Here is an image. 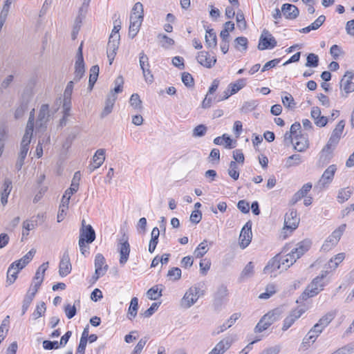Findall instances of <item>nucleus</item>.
Here are the masks:
<instances>
[{"label": "nucleus", "instance_id": "47", "mask_svg": "<svg viewBox=\"0 0 354 354\" xmlns=\"http://www.w3.org/2000/svg\"><path fill=\"white\" fill-rule=\"evenodd\" d=\"M229 176L234 180H238L239 177V171H238V165L235 161H231L228 169Z\"/></svg>", "mask_w": 354, "mask_h": 354}, {"label": "nucleus", "instance_id": "24", "mask_svg": "<svg viewBox=\"0 0 354 354\" xmlns=\"http://www.w3.org/2000/svg\"><path fill=\"white\" fill-rule=\"evenodd\" d=\"M104 160L105 150L104 149H97L93 157V162L94 165L92 166L90 165L89 166L91 171H93L95 169L100 167L103 164Z\"/></svg>", "mask_w": 354, "mask_h": 354}, {"label": "nucleus", "instance_id": "37", "mask_svg": "<svg viewBox=\"0 0 354 354\" xmlns=\"http://www.w3.org/2000/svg\"><path fill=\"white\" fill-rule=\"evenodd\" d=\"M283 106L290 109L294 110L295 109L296 103L291 94L286 92V95L281 97Z\"/></svg>", "mask_w": 354, "mask_h": 354}, {"label": "nucleus", "instance_id": "58", "mask_svg": "<svg viewBox=\"0 0 354 354\" xmlns=\"http://www.w3.org/2000/svg\"><path fill=\"white\" fill-rule=\"evenodd\" d=\"M257 106V101L250 100L248 102H245L241 108V111L242 113H248L253 111Z\"/></svg>", "mask_w": 354, "mask_h": 354}, {"label": "nucleus", "instance_id": "35", "mask_svg": "<svg viewBox=\"0 0 354 354\" xmlns=\"http://www.w3.org/2000/svg\"><path fill=\"white\" fill-rule=\"evenodd\" d=\"M48 268V262L43 263L37 270L33 281L43 282L45 272Z\"/></svg>", "mask_w": 354, "mask_h": 354}, {"label": "nucleus", "instance_id": "18", "mask_svg": "<svg viewBox=\"0 0 354 354\" xmlns=\"http://www.w3.org/2000/svg\"><path fill=\"white\" fill-rule=\"evenodd\" d=\"M198 62L207 68H211L216 62L215 57H210L208 52L201 51L196 57Z\"/></svg>", "mask_w": 354, "mask_h": 354}, {"label": "nucleus", "instance_id": "51", "mask_svg": "<svg viewBox=\"0 0 354 354\" xmlns=\"http://www.w3.org/2000/svg\"><path fill=\"white\" fill-rule=\"evenodd\" d=\"M147 296L149 299L156 300L162 296V290L158 291V286H154L148 290Z\"/></svg>", "mask_w": 354, "mask_h": 354}, {"label": "nucleus", "instance_id": "22", "mask_svg": "<svg viewBox=\"0 0 354 354\" xmlns=\"http://www.w3.org/2000/svg\"><path fill=\"white\" fill-rule=\"evenodd\" d=\"M140 66L142 71V73L144 75V77L145 79V81L149 83H151L153 81V76L152 74H150V77H148L146 75V69L149 68V58L144 53V52H141L140 53Z\"/></svg>", "mask_w": 354, "mask_h": 354}, {"label": "nucleus", "instance_id": "17", "mask_svg": "<svg viewBox=\"0 0 354 354\" xmlns=\"http://www.w3.org/2000/svg\"><path fill=\"white\" fill-rule=\"evenodd\" d=\"M353 77L354 73L352 71H348L341 80L340 86L347 94L354 91V83L352 82Z\"/></svg>", "mask_w": 354, "mask_h": 354}, {"label": "nucleus", "instance_id": "9", "mask_svg": "<svg viewBox=\"0 0 354 354\" xmlns=\"http://www.w3.org/2000/svg\"><path fill=\"white\" fill-rule=\"evenodd\" d=\"M82 239L87 244L93 243L95 239V232L91 225H85V221L82 222V227L80 229V239Z\"/></svg>", "mask_w": 354, "mask_h": 354}, {"label": "nucleus", "instance_id": "43", "mask_svg": "<svg viewBox=\"0 0 354 354\" xmlns=\"http://www.w3.org/2000/svg\"><path fill=\"white\" fill-rule=\"evenodd\" d=\"M339 140L333 136H330L327 144L325 145V147L322 149V152L330 153H331L336 145L339 143Z\"/></svg>", "mask_w": 354, "mask_h": 354}, {"label": "nucleus", "instance_id": "11", "mask_svg": "<svg viewBox=\"0 0 354 354\" xmlns=\"http://www.w3.org/2000/svg\"><path fill=\"white\" fill-rule=\"evenodd\" d=\"M337 170L336 165H330L323 173L321 178L318 181L317 184L315 185L316 187H319L320 189L325 187L326 185H329L334 177L335 173Z\"/></svg>", "mask_w": 354, "mask_h": 354}, {"label": "nucleus", "instance_id": "7", "mask_svg": "<svg viewBox=\"0 0 354 354\" xmlns=\"http://www.w3.org/2000/svg\"><path fill=\"white\" fill-rule=\"evenodd\" d=\"M277 44V42L274 37L270 33L268 30L264 29L259 38V42L258 44V49L263 50L266 49H272L274 48Z\"/></svg>", "mask_w": 354, "mask_h": 354}, {"label": "nucleus", "instance_id": "21", "mask_svg": "<svg viewBox=\"0 0 354 354\" xmlns=\"http://www.w3.org/2000/svg\"><path fill=\"white\" fill-rule=\"evenodd\" d=\"M116 99L117 97L116 95H115L114 93H113V91H111L110 93L107 95L104 107L100 115V117L102 118H105L112 112L113 107L115 102Z\"/></svg>", "mask_w": 354, "mask_h": 354}, {"label": "nucleus", "instance_id": "40", "mask_svg": "<svg viewBox=\"0 0 354 354\" xmlns=\"http://www.w3.org/2000/svg\"><path fill=\"white\" fill-rule=\"evenodd\" d=\"M207 241L204 240L198 245L194 250V254L196 258H201L207 252Z\"/></svg>", "mask_w": 354, "mask_h": 354}, {"label": "nucleus", "instance_id": "46", "mask_svg": "<svg viewBox=\"0 0 354 354\" xmlns=\"http://www.w3.org/2000/svg\"><path fill=\"white\" fill-rule=\"evenodd\" d=\"M335 314L333 312H329L319 319L318 323L321 326L325 328L335 318Z\"/></svg>", "mask_w": 354, "mask_h": 354}, {"label": "nucleus", "instance_id": "54", "mask_svg": "<svg viewBox=\"0 0 354 354\" xmlns=\"http://www.w3.org/2000/svg\"><path fill=\"white\" fill-rule=\"evenodd\" d=\"M276 292V287L273 283L268 284L266 286V292L261 293L259 295L260 299H269L271 296H272Z\"/></svg>", "mask_w": 354, "mask_h": 354}, {"label": "nucleus", "instance_id": "38", "mask_svg": "<svg viewBox=\"0 0 354 354\" xmlns=\"http://www.w3.org/2000/svg\"><path fill=\"white\" fill-rule=\"evenodd\" d=\"M352 193L353 190L349 187L339 189L337 195L338 202L342 203L346 201L351 197Z\"/></svg>", "mask_w": 354, "mask_h": 354}, {"label": "nucleus", "instance_id": "27", "mask_svg": "<svg viewBox=\"0 0 354 354\" xmlns=\"http://www.w3.org/2000/svg\"><path fill=\"white\" fill-rule=\"evenodd\" d=\"M297 259V257H295L292 251L286 255H282L280 254V261L282 265V270H287L296 261Z\"/></svg>", "mask_w": 354, "mask_h": 354}, {"label": "nucleus", "instance_id": "19", "mask_svg": "<svg viewBox=\"0 0 354 354\" xmlns=\"http://www.w3.org/2000/svg\"><path fill=\"white\" fill-rule=\"evenodd\" d=\"M295 142H293L294 149L298 151H304L308 147V135L299 131L298 136H295Z\"/></svg>", "mask_w": 354, "mask_h": 354}, {"label": "nucleus", "instance_id": "13", "mask_svg": "<svg viewBox=\"0 0 354 354\" xmlns=\"http://www.w3.org/2000/svg\"><path fill=\"white\" fill-rule=\"evenodd\" d=\"M72 266L70 261V257L68 250H66L61 258L59 265V274L64 277L71 273Z\"/></svg>", "mask_w": 354, "mask_h": 354}, {"label": "nucleus", "instance_id": "48", "mask_svg": "<svg viewBox=\"0 0 354 354\" xmlns=\"http://www.w3.org/2000/svg\"><path fill=\"white\" fill-rule=\"evenodd\" d=\"M142 20H143V16H142L140 15H131L130 16V26H129V27L133 28L139 30Z\"/></svg>", "mask_w": 354, "mask_h": 354}, {"label": "nucleus", "instance_id": "52", "mask_svg": "<svg viewBox=\"0 0 354 354\" xmlns=\"http://www.w3.org/2000/svg\"><path fill=\"white\" fill-rule=\"evenodd\" d=\"M46 304L44 301L40 302L37 305L36 309L33 312L32 316L35 320L44 315L46 311Z\"/></svg>", "mask_w": 354, "mask_h": 354}, {"label": "nucleus", "instance_id": "42", "mask_svg": "<svg viewBox=\"0 0 354 354\" xmlns=\"http://www.w3.org/2000/svg\"><path fill=\"white\" fill-rule=\"evenodd\" d=\"M248 39L245 37H238L234 39V47L238 50L245 51L248 48Z\"/></svg>", "mask_w": 354, "mask_h": 354}, {"label": "nucleus", "instance_id": "8", "mask_svg": "<svg viewBox=\"0 0 354 354\" xmlns=\"http://www.w3.org/2000/svg\"><path fill=\"white\" fill-rule=\"evenodd\" d=\"M105 263V259L104 256L98 253L96 254L95 258V273L92 277V279L95 281H97L100 277L104 276L105 273L106 272L109 266Z\"/></svg>", "mask_w": 354, "mask_h": 354}, {"label": "nucleus", "instance_id": "62", "mask_svg": "<svg viewBox=\"0 0 354 354\" xmlns=\"http://www.w3.org/2000/svg\"><path fill=\"white\" fill-rule=\"evenodd\" d=\"M42 344L46 350L57 349L61 346L57 341L44 340Z\"/></svg>", "mask_w": 354, "mask_h": 354}, {"label": "nucleus", "instance_id": "49", "mask_svg": "<svg viewBox=\"0 0 354 354\" xmlns=\"http://www.w3.org/2000/svg\"><path fill=\"white\" fill-rule=\"evenodd\" d=\"M129 103H130L131 106H133V108L134 109L141 110L142 108V101H141L140 96L138 93H133L131 95V96L130 97Z\"/></svg>", "mask_w": 354, "mask_h": 354}, {"label": "nucleus", "instance_id": "59", "mask_svg": "<svg viewBox=\"0 0 354 354\" xmlns=\"http://www.w3.org/2000/svg\"><path fill=\"white\" fill-rule=\"evenodd\" d=\"M18 270L15 269H12L11 267L9 266L7 272V282L9 285L13 283L17 278Z\"/></svg>", "mask_w": 354, "mask_h": 354}, {"label": "nucleus", "instance_id": "23", "mask_svg": "<svg viewBox=\"0 0 354 354\" xmlns=\"http://www.w3.org/2000/svg\"><path fill=\"white\" fill-rule=\"evenodd\" d=\"M281 268H282V265L280 261V254H278L268 261L263 269V272L265 273H272Z\"/></svg>", "mask_w": 354, "mask_h": 354}, {"label": "nucleus", "instance_id": "60", "mask_svg": "<svg viewBox=\"0 0 354 354\" xmlns=\"http://www.w3.org/2000/svg\"><path fill=\"white\" fill-rule=\"evenodd\" d=\"M207 130V128L204 124H199L196 126L193 130L194 137H202L203 136Z\"/></svg>", "mask_w": 354, "mask_h": 354}, {"label": "nucleus", "instance_id": "34", "mask_svg": "<svg viewBox=\"0 0 354 354\" xmlns=\"http://www.w3.org/2000/svg\"><path fill=\"white\" fill-rule=\"evenodd\" d=\"M99 66L97 65L93 66L90 69V76L88 80V88L92 90L95 83L96 82L99 75Z\"/></svg>", "mask_w": 354, "mask_h": 354}, {"label": "nucleus", "instance_id": "5", "mask_svg": "<svg viewBox=\"0 0 354 354\" xmlns=\"http://www.w3.org/2000/svg\"><path fill=\"white\" fill-rule=\"evenodd\" d=\"M201 292L203 295V291L196 286L189 288L181 300V306L185 308H190L196 302L201 296Z\"/></svg>", "mask_w": 354, "mask_h": 354}, {"label": "nucleus", "instance_id": "63", "mask_svg": "<svg viewBox=\"0 0 354 354\" xmlns=\"http://www.w3.org/2000/svg\"><path fill=\"white\" fill-rule=\"evenodd\" d=\"M12 189V186L11 180L9 178H6L4 180V183L3 185V190L1 192V195H4L6 196V195L9 196Z\"/></svg>", "mask_w": 354, "mask_h": 354}, {"label": "nucleus", "instance_id": "33", "mask_svg": "<svg viewBox=\"0 0 354 354\" xmlns=\"http://www.w3.org/2000/svg\"><path fill=\"white\" fill-rule=\"evenodd\" d=\"M241 317L240 313H234L232 314L230 317L219 328V330H218L217 334H219L220 333H222L225 331L226 329L230 328L237 319Z\"/></svg>", "mask_w": 354, "mask_h": 354}, {"label": "nucleus", "instance_id": "57", "mask_svg": "<svg viewBox=\"0 0 354 354\" xmlns=\"http://www.w3.org/2000/svg\"><path fill=\"white\" fill-rule=\"evenodd\" d=\"M236 20L239 28L244 30L247 28V23L245 19V16L241 10H239L237 12Z\"/></svg>", "mask_w": 354, "mask_h": 354}, {"label": "nucleus", "instance_id": "6", "mask_svg": "<svg viewBox=\"0 0 354 354\" xmlns=\"http://www.w3.org/2000/svg\"><path fill=\"white\" fill-rule=\"evenodd\" d=\"M118 250L120 253V263L124 265L128 259L130 253V245L129 243L128 236L124 234L119 240L118 244Z\"/></svg>", "mask_w": 354, "mask_h": 354}, {"label": "nucleus", "instance_id": "50", "mask_svg": "<svg viewBox=\"0 0 354 354\" xmlns=\"http://www.w3.org/2000/svg\"><path fill=\"white\" fill-rule=\"evenodd\" d=\"M344 253H339L332 258L328 262V266L330 268L335 269L338 265L344 259Z\"/></svg>", "mask_w": 354, "mask_h": 354}, {"label": "nucleus", "instance_id": "15", "mask_svg": "<svg viewBox=\"0 0 354 354\" xmlns=\"http://www.w3.org/2000/svg\"><path fill=\"white\" fill-rule=\"evenodd\" d=\"M49 106L47 104H42L40 107L38 118L36 121V127L39 129H45L46 124L49 118Z\"/></svg>", "mask_w": 354, "mask_h": 354}, {"label": "nucleus", "instance_id": "25", "mask_svg": "<svg viewBox=\"0 0 354 354\" xmlns=\"http://www.w3.org/2000/svg\"><path fill=\"white\" fill-rule=\"evenodd\" d=\"M85 73L84 59H77L75 64V75L73 80L74 82H77L81 80Z\"/></svg>", "mask_w": 354, "mask_h": 354}, {"label": "nucleus", "instance_id": "53", "mask_svg": "<svg viewBox=\"0 0 354 354\" xmlns=\"http://www.w3.org/2000/svg\"><path fill=\"white\" fill-rule=\"evenodd\" d=\"M319 64V57L314 53H309L306 57V67H317Z\"/></svg>", "mask_w": 354, "mask_h": 354}, {"label": "nucleus", "instance_id": "39", "mask_svg": "<svg viewBox=\"0 0 354 354\" xmlns=\"http://www.w3.org/2000/svg\"><path fill=\"white\" fill-rule=\"evenodd\" d=\"M34 127H31V124L29 125H26L25 133L22 138L21 145H28L29 146L31 138L32 136Z\"/></svg>", "mask_w": 354, "mask_h": 354}, {"label": "nucleus", "instance_id": "2", "mask_svg": "<svg viewBox=\"0 0 354 354\" xmlns=\"http://www.w3.org/2000/svg\"><path fill=\"white\" fill-rule=\"evenodd\" d=\"M325 276H317L313 281L306 287L305 290L299 297L297 302L299 303V300L304 301L310 297H313L317 295L320 291H322L325 286L324 283V279Z\"/></svg>", "mask_w": 354, "mask_h": 354}, {"label": "nucleus", "instance_id": "29", "mask_svg": "<svg viewBox=\"0 0 354 354\" xmlns=\"http://www.w3.org/2000/svg\"><path fill=\"white\" fill-rule=\"evenodd\" d=\"M28 150H29V146L21 145L20 151L19 153V156H18L16 165H15L16 169L18 171H19L21 169V167L24 163V160L27 156Z\"/></svg>", "mask_w": 354, "mask_h": 354}, {"label": "nucleus", "instance_id": "45", "mask_svg": "<svg viewBox=\"0 0 354 354\" xmlns=\"http://www.w3.org/2000/svg\"><path fill=\"white\" fill-rule=\"evenodd\" d=\"M344 127H345L344 120H340L336 125L335 128L333 129L330 136L339 140L341 138L342 134L343 133Z\"/></svg>", "mask_w": 354, "mask_h": 354}, {"label": "nucleus", "instance_id": "14", "mask_svg": "<svg viewBox=\"0 0 354 354\" xmlns=\"http://www.w3.org/2000/svg\"><path fill=\"white\" fill-rule=\"evenodd\" d=\"M305 310L303 308H296L292 310L288 316H287L283 323L282 330L286 331L290 328L292 324L304 313Z\"/></svg>", "mask_w": 354, "mask_h": 354}, {"label": "nucleus", "instance_id": "12", "mask_svg": "<svg viewBox=\"0 0 354 354\" xmlns=\"http://www.w3.org/2000/svg\"><path fill=\"white\" fill-rule=\"evenodd\" d=\"M252 237V223L249 221L245 224L241 231L239 236L240 246L242 248H245L251 242Z\"/></svg>", "mask_w": 354, "mask_h": 354}, {"label": "nucleus", "instance_id": "61", "mask_svg": "<svg viewBox=\"0 0 354 354\" xmlns=\"http://www.w3.org/2000/svg\"><path fill=\"white\" fill-rule=\"evenodd\" d=\"M64 312L68 319H72L77 313V309L75 305L66 304L64 306Z\"/></svg>", "mask_w": 354, "mask_h": 354}, {"label": "nucleus", "instance_id": "30", "mask_svg": "<svg viewBox=\"0 0 354 354\" xmlns=\"http://www.w3.org/2000/svg\"><path fill=\"white\" fill-rule=\"evenodd\" d=\"M233 342L234 339L232 337H227L218 342L215 347H216L218 352L220 351L222 354H223L227 350L230 348Z\"/></svg>", "mask_w": 354, "mask_h": 354}, {"label": "nucleus", "instance_id": "64", "mask_svg": "<svg viewBox=\"0 0 354 354\" xmlns=\"http://www.w3.org/2000/svg\"><path fill=\"white\" fill-rule=\"evenodd\" d=\"M123 84H124L123 77L122 76H118L115 80V86L114 89L111 90V91H113V93H114L115 95L122 92Z\"/></svg>", "mask_w": 354, "mask_h": 354}, {"label": "nucleus", "instance_id": "16", "mask_svg": "<svg viewBox=\"0 0 354 354\" xmlns=\"http://www.w3.org/2000/svg\"><path fill=\"white\" fill-rule=\"evenodd\" d=\"M299 223V218H297V213L295 209H290L285 215L284 225L287 229L295 230Z\"/></svg>", "mask_w": 354, "mask_h": 354}, {"label": "nucleus", "instance_id": "55", "mask_svg": "<svg viewBox=\"0 0 354 354\" xmlns=\"http://www.w3.org/2000/svg\"><path fill=\"white\" fill-rule=\"evenodd\" d=\"M181 79H182V82H183V84L187 88H191V87L194 86V80L192 75L190 73H189L187 72L183 73Z\"/></svg>", "mask_w": 354, "mask_h": 354}, {"label": "nucleus", "instance_id": "1", "mask_svg": "<svg viewBox=\"0 0 354 354\" xmlns=\"http://www.w3.org/2000/svg\"><path fill=\"white\" fill-rule=\"evenodd\" d=\"M283 313L280 308H276L265 314L254 327V333H261L268 329L272 324L278 321Z\"/></svg>", "mask_w": 354, "mask_h": 354}, {"label": "nucleus", "instance_id": "31", "mask_svg": "<svg viewBox=\"0 0 354 354\" xmlns=\"http://www.w3.org/2000/svg\"><path fill=\"white\" fill-rule=\"evenodd\" d=\"M138 310V299L133 297L131 300L130 305L128 309L127 317L129 319L132 320L136 317Z\"/></svg>", "mask_w": 354, "mask_h": 354}, {"label": "nucleus", "instance_id": "10", "mask_svg": "<svg viewBox=\"0 0 354 354\" xmlns=\"http://www.w3.org/2000/svg\"><path fill=\"white\" fill-rule=\"evenodd\" d=\"M120 38V36H118L117 35H114V36L109 37V39L107 44L106 53L109 60L110 65L112 64L113 61L116 55V52L118 49Z\"/></svg>", "mask_w": 354, "mask_h": 354}, {"label": "nucleus", "instance_id": "41", "mask_svg": "<svg viewBox=\"0 0 354 354\" xmlns=\"http://www.w3.org/2000/svg\"><path fill=\"white\" fill-rule=\"evenodd\" d=\"M158 39H159L161 46L164 48H168L169 46H173L175 44L173 39L169 37L165 34H158Z\"/></svg>", "mask_w": 354, "mask_h": 354}, {"label": "nucleus", "instance_id": "3", "mask_svg": "<svg viewBox=\"0 0 354 354\" xmlns=\"http://www.w3.org/2000/svg\"><path fill=\"white\" fill-rule=\"evenodd\" d=\"M346 225L345 223L339 225L335 230L332 234L325 240L322 246V250L324 251H329L335 247L340 240L344 232L345 231Z\"/></svg>", "mask_w": 354, "mask_h": 354}, {"label": "nucleus", "instance_id": "56", "mask_svg": "<svg viewBox=\"0 0 354 354\" xmlns=\"http://www.w3.org/2000/svg\"><path fill=\"white\" fill-rule=\"evenodd\" d=\"M301 156L299 154H293L289 156L286 160L287 167L298 165L301 162Z\"/></svg>", "mask_w": 354, "mask_h": 354}, {"label": "nucleus", "instance_id": "20", "mask_svg": "<svg viewBox=\"0 0 354 354\" xmlns=\"http://www.w3.org/2000/svg\"><path fill=\"white\" fill-rule=\"evenodd\" d=\"M281 11L286 19H295L299 15V10L297 6L290 3H284L281 7Z\"/></svg>", "mask_w": 354, "mask_h": 354}, {"label": "nucleus", "instance_id": "32", "mask_svg": "<svg viewBox=\"0 0 354 354\" xmlns=\"http://www.w3.org/2000/svg\"><path fill=\"white\" fill-rule=\"evenodd\" d=\"M206 46L209 48H215L217 45L216 32L213 29L207 30L205 35Z\"/></svg>", "mask_w": 354, "mask_h": 354}, {"label": "nucleus", "instance_id": "28", "mask_svg": "<svg viewBox=\"0 0 354 354\" xmlns=\"http://www.w3.org/2000/svg\"><path fill=\"white\" fill-rule=\"evenodd\" d=\"M80 179V171H76L73 175V178L72 179L70 187L66 190L68 192L69 195H73L77 192L79 189Z\"/></svg>", "mask_w": 354, "mask_h": 354}, {"label": "nucleus", "instance_id": "26", "mask_svg": "<svg viewBox=\"0 0 354 354\" xmlns=\"http://www.w3.org/2000/svg\"><path fill=\"white\" fill-rule=\"evenodd\" d=\"M311 241L309 240H304L299 242L297 245V248L292 250V252L294 253L297 259L300 258L305 252H306L310 248Z\"/></svg>", "mask_w": 354, "mask_h": 354}, {"label": "nucleus", "instance_id": "44", "mask_svg": "<svg viewBox=\"0 0 354 354\" xmlns=\"http://www.w3.org/2000/svg\"><path fill=\"white\" fill-rule=\"evenodd\" d=\"M246 85V80L241 78L239 79L236 82L230 83L228 86L232 90L234 94L236 93L239 91L243 88Z\"/></svg>", "mask_w": 354, "mask_h": 354}, {"label": "nucleus", "instance_id": "4", "mask_svg": "<svg viewBox=\"0 0 354 354\" xmlns=\"http://www.w3.org/2000/svg\"><path fill=\"white\" fill-rule=\"evenodd\" d=\"M228 290L226 286L221 285L214 295L212 306L216 311H221L227 301Z\"/></svg>", "mask_w": 354, "mask_h": 354}, {"label": "nucleus", "instance_id": "36", "mask_svg": "<svg viewBox=\"0 0 354 354\" xmlns=\"http://www.w3.org/2000/svg\"><path fill=\"white\" fill-rule=\"evenodd\" d=\"M254 274V264L252 261L249 262L242 270L239 280L243 281L245 279L250 278Z\"/></svg>", "mask_w": 354, "mask_h": 354}]
</instances>
